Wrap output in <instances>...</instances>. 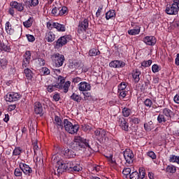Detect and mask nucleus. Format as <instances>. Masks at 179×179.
Instances as JSON below:
<instances>
[{
	"label": "nucleus",
	"instance_id": "obj_35",
	"mask_svg": "<svg viewBox=\"0 0 179 179\" xmlns=\"http://www.w3.org/2000/svg\"><path fill=\"white\" fill-rule=\"evenodd\" d=\"M68 13V8L66 6H60L59 16H64Z\"/></svg>",
	"mask_w": 179,
	"mask_h": 179
},
{
	"label": "nucleus",
	"instance_id": "obj_7",
	"mask_svg": "<svg viewBox=\"0 0 179 179\" xmlns=\"http://www.w3.org/2000/svg\"><path fill=\"white\" fill-rule=\"evenodd\" d=\"M20 169H21L22 173H24L25 176H28V177H31V174H33V169L29 165L24 163H20Z\"/></svg>",
	"mask_w": 179,
	"mask_h": 179
},
{
	"label": "nucleus",
	"instance_id": "obj_40",
	"mask_svg": "<svg viewBox=\"0 0 179 179\" xmlns=\"http://www.w3.org/2000/svg\"><path fill=\"white\" fill-rule=\"evenodd\" d=\"M144 104L147 108H150V107L153 106V102L152 101V99H147L145 100Z\"/></svg>",
	"mask_w": 179,
	"mask_h": 179
},
{
	"label": "nucleus",
	"instance_id": "obj_29",
	"mask_svg": "<svg viewBox=\"0 0 179 179\" xmlns=\"http://www.w3.org/2000/svg\"><path fill=\"white\" fill-rule=\"evenodd\" d=\"M71 99L73 100V101H76V103H80V101H82V96L75 93H73L71 96Z\"/></svg>",
	"mask_w": 179,
	"mask_h": 179
},
{
	"label": "nucleus",
	"instance_id": "obj_45",
	"mask_svg": "<svg viewBox=\"0 0 179 179\" xmlns=\"http://www.w3.org/2000/svg\"><path fill=\"white\" fill-rule=\"evenodd\" d=\"M83 170V168L82 166H80V164H74V166H73V169L71 171H77V172H79V171H82Z\"/></svg>",
	"mask_w": 179,
	"mask_h": 179
},
{
	"label": "nucleus",
	"instance_id": "obj_43",
	"mask_svg": "<svg viewBox=\"0 0 179 179\" xmlns=\"http://www.w3.org/2000/svg\"><path fill=\"white\" fill-rule=\"evenodd\" d=\"M129 177H130V179H139L140 178L139 173H138V171H134L131 173Z\"/></svg>",
	"mask_w": 179,
	"mask_h": 179
},
{
	"label": "nucleus",
	"instance_id": "obj_53",
	"mask_svg": "<svg viewBox=\"0 0 179 179\" xmlns=\"http://www.w3.org/2000/svg\"><path fill=\"white\" fill-rule=\"evenodd\" d=\"M152 71L154 73H156L157 72H159V65H157V64L152 65Z\"/></svg>",
	"mask_w": 179,
	"mask_h": 179
},
{
	"label": "nucleus",
	"instance_id": "obj_47",
	"mask_svg": "<svg viewBox=\"0 0 179 179\" xmlns=\"http://www.w3.org/2000/svg\"><path fill=\"white\" fill-rule=\"evenodd\" d=\"M0 64L2 69H5L8 65V61H6V59H2L0 61Z\"/></svg>",
	"mask_w": 179,
	"mask_h": 179
},
{
	"label": "nucleus",
	"instance_id": "obj_18",
	"mask_svg": "<svg viewBox=\"0 0 179 179\" xmlns=\"http://www.w3.org/2000/svg\"><path fill=\"white\" fill-rule=\"evenodd\" d=\"M10 6L13 7L14 9H17L18 12H22V10H24V7L23 4L17 3V1H12L10 3Z\"/></svg>",
	"mask_w": 179,
	"mask_h": 179
},
{
	"label": "nucleus",
	"instance_id": "obj_54",
	"mask_svg": "<svg viewBox=\"0 0 179 179\" xmlns=\"http://www.w3.org/2000/svg\"><path fill=\"white\" fill-rule=\"evenodd\" d=\"M32 145L34 147V152H36V150H38V149H40V147H38V145L37 143V141L32 142Z\"/></svg>",
	"mask_w": 179,
	"mask_h": 179
},
{
	"label": "nucleus",
	"instance_id": "obj_34",
	"mask_svg": "<svg viewBox=\"0 0 179 179\" xmlns=\"http://www.w3.org/2000/svg\"><path fill=\"white\" fill-rule=\"evenodd\" d=\"M73 166H75V164L73 162L69 161V162L66 163V167L67 169V171H72V169H73Z\"/></svg>",
	"mask_w": 179,
	"mask_h": 179
},
{
	"label": "nucleus",
	"instance_id": "obj_6",
	"mask_svg": "<svg viewBox=\"0 0 179 179\" xmlns=\"http://www.w3.org/2000/svg\"><path fill=\"white\" fill-rule=\"evenodd\" d=\"M123 155L126 163H128V164H132V163H134V157H135V155H134V152H132V150L127 149Z\"/></svg>",
	"mask_w": 179,
	"mask_h": 179
},
{
	"label": "nucleus",
	"instance_id": "obj_19",
	"mask_svg": "<svg viewBox=\"0 0 179 179\" xmlns=\"http://www.w3.org/2000/svg\"><path fill=\"white\" fill-rule=\"evenodd\" d=\"M87 27H89V20H87V19H85L78 25V29L80 31H86V29H87Z\"/></svg>",
	"mask_w": 179,
	"mask_h": 179
},
{
	"label": "nucleus",
	"instance_id": "obj_50",
	"mask_svg": "<svg viewBox=\"0 0 179 179\" xmlns=\"http://www.w3.org/2000/svg\"><path fill=\"white\" fill-rule=\"evenodd\" d=\"M122 174L124 176H129L131 174V169L130 168H124L122 171Z\"/></svg>",
	"mask_w": 179,
	"mask_h": 179
},
{
	"label": "nucleus",
	"instance_id": "obj_36",
	"mask_svg": "<svg viewBox=\"0 0 179 179\" xmlns=\"http://www.w3.org/2000/svg\"><path fill=\"white\" fill-rule=\"evenodd\" d=\"M59 12H60V7H54L52 10V14L55 16H59Z\"/></svg>",
	"mask_w": 179,
	"mask_h": 179
},
{
	"label": "nucleus",
	"instance_id": "obj_13",
	"mask_svg": "<svg viewBox=\"0 0 179 179\" xmlns=\"http://www.w3.org/2000/svg\"><path fill=\"white\" fill-rule=\"evenodd\" d=\"M143 41L147 45H155V44H156L157 40H156V37L153 36H145L143 38Z\"/></svg>",
	"mask_w": 179,
	"mask_h": 179
},
{
	"label": "nucleus",
	"instance_id": "obj_61",
	"mask_svg": "<svg viewBox=\"0 0 179 179\" xmlns=\"http://www.w3.org/2000/svg\"><path fill=\"white\" fill-rule=\"evenodd\" d=\"M144 128H145V131H152V127L148 123L144 124Z\"/></svg>",
	"mask_w": 179,
	"mask_h": 179
},
{
	"label": "nucleus",
	"instance_id": "obj_63",
	"mask_svg": "<svg viewBox=\"0 0 179 179\" xmlns=\"http://www.w3.org/2000/svg\"><path fill=\"white\" fill-rule=\"evenodd\" d=\"M126 96H127V91H120V96L122 97V99L125 98Z\"/></svg>",
	"mask_w": 179,
	"mask_h": 179
},
{
	"label": "nucleus",
	"instance_id": "obj_14",
	"mask_svg": "<svg viewBox=\"0 0 179 179\" xmlns=\"http://www.w3.org/2000/svg\"><path fill=\"white\" fill-rule=\"evenodd\" d=\"M109 66H110V68H124V66H125V62L114 60L109 64Z\"/></svg>",
	"mask_w": 179,
	"mask_h": 179
},
{
	"label": "nucleus",
	"instance_id": "obj_30",
	"mask_svg": "<svg viewBox=\"0 0 179 179\" xmlns=\"http://www.w3.org/2000/svg\"><path fill=\"white\" fill-rule=\"evenodd\" d=\"M23 57L24 61H28L29 62H30V59H31V52H30V50L26 51L23 55Z\"/></svg>",
	"mask_w": 179,
	"mask_h": 179
},
{
	"label": "nucleus",
	"instance_id": "obj_46",
	"mask_svg": "<svg viewBox=\"0 0 179 179\" xmlns=\"http://www.w3.org/2000/svg\"><path fill=\"white\" fill-rule=\"evenodd\" d=\"M20 153H22V149L19 147H17L13 150V156H19V155H20Z\"/></svg>",
	"mask_w": 179,
	"mask_h": 179
},
{
	"label": "nucleus",
	"instance_id": "obj_32",
	"mask_svg": "<svg viewBox=\"0 0 179 179\" xmlns=\"http://www.w3.org/2000/svg\"><path fill=\"white\" fill-rule=\"evenodd\" d=\"M163 114L166 115V117H168L169 118H171V115H173V111L169 108H164L163 110Z\"/></svg>",
	"mask_w": 179,
	"mask_h": 179
},
{
	"label": "nucleus",
	"instance_id": "obj_57",
	"mask_svg": "<svg viewBox=\"0 0 179 179\" xmlns=\"http://www.w3.org/2000/svg\"><path fill=\"white\" fill-rule=\"evenodd\" d=\"M31 6L33 8V6H37L38 5V0H31Z\"/></svg>",
	"mask_w": 179,
	"mask_h": 179
},
{
	"label": "nucleus",
	"instance_id": "obj_60",
	"mask_svg": "<svg viewBox=\"0 0 179 179\" xmlns=\"http://www.w3.org/2000/svg\"><path fill=\"white\" fill-rule=\"evenodd\" d=\"M38 62H39V65L40 66H44V65H45V60H44V59H38Z\"/></svg>",
	"mask_w": 179,
	"mask_h": 179
},
{
	"label": "nucleus",
	"instance_id": "obj_11",
	"mask_svg": "<svg viewBox=\"0 0 179 179\" xmlns=\"http://www.w3.org/2000/svg\"><path fill=\"white\" fill-rule=\"evenodd\" d=\"M57 166L56 169L58 174H62L64 171H67L66 164L64 163V162H57Z\"/></svg>",
	"mask_w": 179,
	"mask_h": 179
},
{
	"label": "nucleus",
	"instance_id": "obj_12",
	"mask_svg": "<svg viewBox=\"0 0 179 179\" xmlns=\"http://www.w3.org/2000/svg\"><path fill=\"white\" fill-rule=\"evenodd\" d=\"M118 124L123 131H126L127 132L129 131V124L128 122H127V121H125L124 117L120 118L118 120Z\"/></svg>",
	"mask_w": 179,
	"mask_h": 179
},
{
	"label": "nucleus",
	"instance_id": "obj_1",
	"mask_svg": "<svg viewBox=\"0 0 179 179\" xmlns=\"http://www.w3.org/2000/svg\"><path fill=\"white\" fill-rule=\"evenodd\" d=\"M71 148L76 152H79V150H85L87 156H90L94 152L89 140L84 138L80 136L75 137Z\"/></svg>",
	"mask_w": 179,
	"mask_h": 179
},
{
	"label": "nucleus",
	"instance_id": "obj_51",
	"mask_svg": "<svg viewBox=\"0 0 179 179\" xmlns=\"http://www.w3.org/2000/svg\"><path fill=\"white\" fill-rule=\"evenodd\" d=\"M26 36L28 41H29L30 43H33L34 41H35L36 38H34V36L31 34H27Z\"/></svg>",
	"mask_w": 179,
	"mask_h": 179
},
{
	"label": "nucleus",
	"instance_id": "obj_22",
	"mask_svg": "<svg viewBox=\"0 0 179 179\" xmlns=\"http://www.w3.org/2000/svg\"><path fill=\"white\" fill-rule=\"evenodd\" d=\"M5 29L8 34L12 35L13 33H15V29L12 28V24L9 22H7L6 23Z\"/></svg>",
	"mask_w": 179,
	"mask_h": 179
},
{
	"label": "nucleus",
	"instance_id": "obj_16",
	"mask_svg": "<svg viewBox=\"0 0 179 179\" xmlns=\"http://www.w3.org/2000/svg\"><path fill=\"white\" fill-rule=\"evenodd\" d=\"M45 40L48 43H52L53 41H55V34L51 31H47L45 33Z\"/></svg>",
	"mask_w": 179,
	"mask_h": 179
},
{
	"label": "nucleus",
	"instance_id": "obj_42",
	"mask_svg": "<svg viewBox=\"0 0 179 179\" xmlns=\"http://www.w3.org/2000/svg\"><path fill=\"white\" fill-rule=\"evenodd\" d=\"M166 171L167 173H176L177 171V169H176V166H168L166 167Z\"/></svg>",
	"mask_w": 179,
	"mask_h": 179
},
{
	"label": "nucleus",
	"instance_id": "obj_59",
	"mask_svg": "<svg viewBox=\"0 0 179 179\" xmlns=\"http://www.w3.org/2000/svg\"><path fill=\"white\" fill-rule=\"evenodd\" d=\"M42 71L45 75H50V69L47 67H43Z\"/></svg>",
	"mask_w": 179,
	"mask_h": 179
},
{
	"label": "nucleus",
	"instance_id": "obj_37",
	"mask_svg": "<svg viewBox=\"0 0 179 179\" xmlns=\"http://www.w3.org/2000/svg\"><path fill=\"white\" fill-rule=\"evenodd\" d=\"M24 27H31L33 24V19L29 17L27 21L23 22Z\"/></svg>",
	"mask_w": 179,
	"mask_h": 179
},
{
	"label": "nucleus",
	"instance_id": "obj_26",
	"mask_svg": "<svg viewBox=\"0 0 179 179\" xmlns=\"http://www.w3.org/2000/svg\"><path fill=\"white\" fill-rule=\"evenodd\" d=\"M113 17H115V10H110L106 13V20H110V19H113Z\"/></svg>",
	"mask_w": 179,
	"mask_h": 179
},
{
	"label": "nucleus",
	"instance_id": "obj_24",
	"mask_svg": "<svg viewBox=\"0 0 179 179\" xmlns=\"http://www.w3.org/2000/svg\"><path fill=\"white\" fill-rule=\"evenodd\" d=\"M52 26L54 29H57L58 31H65V26L64 24H61L58 22H54Z\"/></svg>",
	"mask_w": 179,
	"mask_h": 179
},
{
	"label": "nucleus",
	"instance_id": "obj_48",
	"mask_svg": "<svg viewBox=\"0 0 179 179\" xmlns=\"http://www.w3.org/2000/svg\"><path fill=\"white\" fill-rule=\"evenodd\" d=\"M22 6H24V7L25 6V8H27V9H31V8H32L30 1H24Z\"/></svg>",
	"mask_w": 179,
	"mask_h": 179
},
{
	"label": "nucleus",
	"instance_id": "obj_62",
	"mask_svg": "<svg viewBox=\"0 0 179 179\" xmlns=\"http://www.w3.org/2000/svg\"><path fill=\"white\" fill-rule=\"evenodd\" d=\"M106 135H107V131H106V130L101 129V133H100V136H101V138H104V136H106Z\"/></svg>",
	"mask_w": 179,
	"mask_h": 179
},
{
	"label": "nucleus",
	"instance_id": "obj_21",
	"mask_svg": "<svg viewBox=\"0 0 179 179\" xmlns=\"http://www.w3.org/2000/svg\"><path fill=\"white\" fill-rule=\"evenodd\" d=\"M55 125H56L57 128L58 129H64V122L61 120V117L56 116L55 117Z\"/></svg>",
	"mask_w": 179,
	"mask_h": 179
},
{
	"label": "nucleus",
	"instance_id": "obj_31",
	"mask_svg": "<svg viewBox=\"0 0 179 179\" xmlns=\"http://www.w3.org/2000/svg\"><path fill=\"white\" fill-rule=\"evenodd\" d=\"M89 55L90 57H96L100 55V50L94 48L91 49L89 52Z\"/></svg>",
	"mask_w": 179,
	"mask_h": 179
},
{
	"label": "nucleus",
	"instance_id": "obj_55",
	"mask_svg": "<svg viewBox=\"0 0 179 179\" xmlns=\"http://www.w3.org/2000/svg\"><path fill=\"white\" fill-rule=\"evenodd\" d=\"M29 65H30V62L22 60V68H29Z\"/></svg>",
	"mask_w": 179,
	"mask_h": 179
},
{
	"label": "nucleus",
	"instance_id": "obj_56",
	"mask_svg": "<svg viewBox=\"0 0 179 179\" xmlns=\"http://www.w3.org/2000/svg\"><path fill=\"white\" fill-rule=\"evenodd\" d=\"M139 173H140V177L141 178V179L145 178V170L143 169H139Z\"/></svg>",
	"mask_w": 179,
	"mask_h": 179
},
{
	"label": "nucleus",
	"instance_id": "obj_9",
	"mask_svg": "<svg viewBox=\"0 0 179 179\" xmlns=\"http://www.w3.org/2000/svg\"><path fill=\"white\" fill-rule=\"evenodd\" d=\"M178 10L179 6L176 4L167 6L165 10L167 15H177V13H178Z\"/></svg>",
	"mask_w": 179,
	"mask_h": 179
},
{
	"label": "nucleus",
	"instance_id": "obj_44",
	"mask_svg": "<svg viewBox=\"0 0 179 179\" xmlns=\"http://www.w3.org/2000/svg\"><path fill=\"white\" fill-rule=\"evenodd\" d=\"M157 121L159 124H162V122H166V117H164V115H159L157 117Z\"/></svg>",
	"mask_w": 179,
	"mask_h": 179
},
{
	"label": "nucleus",
	"instance_id": "obj_27",
	"mask_svg": "<svg viewBox=\"0 0 179 179\" xmlns=\"http://www.w3.org/2000/svg\"><path fill=\"white\" fill-rule=\"evenodd\" d=\"M81 66L82 62L73 61L70 63V66H71L73 69H79Z\"/></svg>",
	"mask_w": 179,
	"mask_h": 179
},
{
	"label": "nucleus",
	"instance_id": "obj_15",
	"mask_svg": "<svg viewBox=\"0 0 179 179\" xmlns=\"http://www.w3.org/2000/svg\"><path fill=\"white\" fill-rule=\"evenodd\" d=\"M90 84L86 82H81L78 84V90H80V92H87L90 90Z\"/></svg>",
	"mask_w": 179,
	"mask_h": 179
},
{
	"label": "nucleus",
	"instance_id": "obj_2",
	"mask_svg": "<svg viewBox=\"0 0 179 179\" xmlns=\"http://www.w3.org/2000/svg\"><path fill=\"white\" fill-rule=\"evenodd\" d=\"M70 86V81L65 83V78L61 76H59L57 78V83L46 86V89L49 93H52V92H55V90H62V89L64 90V93H68Z\"/></svg>",
	"mask_w": 179,
	"mask_h": 179
},
{
	"label": "nucleus",
	"instance_id": "obj_8",
	"mask_svg": "<svg viewBox=\"0 0 179 179\" xmlns=\"http://www.w3.org/2000/svg\"><path fill=\"white\" fill-rule=\"evenodd\" d=\"M44 110H45V108L43 106V104L40 102H35L34 103V113L37 115H40L41 117H43L44 115Z\"/></svg>",
	"mask_w": 179,
	"mask_h": 179
},
{
	"label": "nucleus",
	"instance_id": "obj_3",
	"mask_svg": "<svg viewBox=\"0 0 179 179\" xmlns=\"http://www.w3.org/2000/svg\"><path fill=\"white\" fill-rule=\"evenodd\" d=\"M63 128L65 129V131H66L68 134H71V135H74V134H78V131H79L78 124H73L72 122L68 120V119H64L63 120Z\"/></svg>",
	"mask_w": 179,
	"mask_h": 179
},
{
	"label": "nucleus",
	"instance_id": "obj_39",
	"mask_svg": "<svg viewBox=\"0 0 179 179\" xmlns=\"http://www.w3.org/2000/svg\"><path fill=\"white\" fill-rule=\"evenodd\" d=\"M131 109L128 108H124L122 109V114L124 115V117H129V115H131Z\"/></svg>",
	"mask_w": 179,
	"mask_h": 179
},
{
	"label": "nucleus",
	"instance_id": "obj_4",
	"mask_svg": "<svg viewBox=\"0 0 179 179\" xmlns=\"http://www.w3.org/2000/svg\"><path fill=\"white\" fill-rule=\"evenodd\" d=\"M50 58L52 61L55 62V66L57 68H59V66H62V65H64V62H65V56L58 52H56L52 55L50 56Z\"/></svg>",
	"mask_w": 179,
	"mask_h": 179
},
{
	"label": "nucleus",
	"instance_id": "obj_28",
	"mask_svg": "<svg viewBox=\"0 0 179 179\" xmlns=\"http://www.w3.org/2000/svg\"><path fill=\"white\" fill-rule=\"evenodd\" d=\"M139 76H141V71L136 69L133 73V78L134 79V82H136V83H138V82L141 80V78Z\"/></svg>",
	"mask_w": 179,
	"mask_h": 179
},
{
	"label": "nucleus",
	"instance_id": "obj_52",
	"mask_svg": "<svg viewBox=\"0 0 179 179\" xmlns=\"http://www.w3.org/2000/svg\"><path fill=\"white\" fill-rule=\"evenodd\" d=\"M147 155L149 156V157H150L152 159H156V154H155V152L153 151H150L147 152Z\"/></svg>",
	"mask_w": 179,
	"mask_h": 179
},
{
	"label": "nucleus",
	"instance_id": "obj_17",
	"mask_svg": "<svg viewBox=\"0 0 179 179\" xmlns=\"http://www.w3.org/2000/svg\"><path fill=\"white\" fill-rule=\"evenodd\" d=\"M63 155H64L65 157H66L67 159H72V157H75V156H76L75 152L69 148L64 149V150L63 151Z\"/></svg>",
	"mask_w": 179,
	"mask_h": 179
},
{
	"label": "nucleus",
	"instance_id": "obj_64",
	"mask_svg": "<svg viewBox=\"0 0 179 179\" xmlns=\"http://www.w3.org/2000/svg\"><path fill=\"white\" fill-rule=\"evenodd\" d=\"M175 103H176L177 104H179V95L178 94H176L175 96H174V99H173Z\"/></svg>",
	"mask_w": 179,
	"mask_h": 179
},
{
	"label": "nucleus",
	"instance_id": "obj_41",
	"mask_svg": "<svg viewBox=\"0 0 179 179\" xmlns=\"http://www.w3.org/2000/svg\"><path fill=\"white\" fill-rule=\"evenodd\" d=\"M23 173V171H22V169L17 168L14 171V175L15 177H22V174Z\"/></svg>",
	"mask_w": 179,
	"mask_h": 179
},
{
	"label": "nucleus",
	"instance_id": "obj_10",
	"mask_svg": "<svg viewBox=\"0 0 179 179\" xmlns=\"http://www.w3.org/2000/svg\"><path fill=\"white\" fill-rule=\"evenodd\" d=\"M20 99V95L16 92H9L6 95V101L12 103L13 101H17Z\"/></svg>",
	"mask_w": 179,
	"mask_h": 179
},
{
	"label": "nucleus",
	"instance_id": "obj_20",
	"mask_svg": "<svg viewBox=\"0 0 179 179\" xmlns=\"http://www.w3.org/2000/svg\"><path fill=\"white\" fill-rule=\"evenodd\" d=\"M0 49L1 51H6V52L10 51V47L8 45V41H0Z\"/></svg>",
	"mask_w": 179,
	"mask_h": 179
},
{
	"label": "nucleus",
	"instance_id": "obj_5",
	"mask_svg": "<svg viewBox=\"0 0 179 179\" xmlns=\"http://www.w3.org/2000/svg\"><path fill=\"white\" fill-rule=\"evenodd\" d=\"M71 37L72 36H71V35H66L60 37L56 41L57 48H61L62 47H64V45H66V44H67L68 42L71 41Z\"/></svg>",
	"mask_w": 179,
	"mask_h": 179
},
{
	"label": "nucleus",
	"instance_id": "obj_38",
	"mask_svg": "<svg viewBox=\"0 0 179 179\" xmlns=\"http://www.w3.org/2000/svg\"><path fill=\"white\" fill-rule=\"evenodd\" d=\"M169 162H171L172 163H178V164H179V156L171 155Z\"/></svg>",
	"mask_w": 179,
	"mask_h": 179
},
{
	"label": "nucleus",
	"instance_id": "obj_49",
	"mask_svg": "<svg viewBox=\"0 0 179 179\" xmlns=\"http://www.w3.org/2000/svg\"><path fill=\"white\" fill-rule=\"evenodd\" d=\"M127 89V84L125 83H122L118 86V90L120 91H124Z\"/></svg>",
	"mask_w": 179,
	"mask_h": 179
},
{
	"label": "nucleus",
	"instance_id": "obj_23",
	"mask_svg": "<svg viewBox=\"0 0 179 179\" xmlns=\"http://www.w3.org/2000/svg\"><path fill=\"white\" fill-rule=\"evenodd\" d=\"M139 33H141V27L139 26H136V28L128 31V34L130 36H136V34H139Z\"/></svg>",
	"mask_w": 179,
	"mask_h": 179
},
{
	"label": "nucleus",
	"instance_id": "obj_58",
	"mask_svg": "<svg viewBox=\"0 0 179 179\" xmlns=\"http://www.w3.org/2000/svg\"><path fill=\"white\" fill-rule=\"evenodd\" d=\"M131 121L134 124H139V122H141V120H139L138 117H133L131 119Z\"/></svg>",
	"mask_w": 179,
	"mask_h": 179
},
{
	"label": "nucleus",
	"instance_id": "obj_25",
	"mask_svg": "<svg viewBox=\"0 0 179 179\" xmlns=\"http://www.w3.org/2000/svg\"><path fill=\"white\" fill-rule=\"evenodd\" d=\"M24 73H25V76L29 80H31V79H33V71H31L29 68L24 70Z\"/></svg>",
	"mask_w": 179,
	"mask_h": 179
},
{
	"label": "nucleus",
	"instance_id": "obj_33",
	"mask_svg": "<svg viewBox=\"0 0 179 179\" xmlns=\"http://www.w3.org/2000/svg\"><path fill=\"white\" fill-rule=\"evenodd\" d=\"M81 128H82L83 131H84L85 132H89V131L92 130V126H90V124H82Z\"/></svg>",
	"mask_w": 179,
	"mask_h": 179
}]
</instances>
